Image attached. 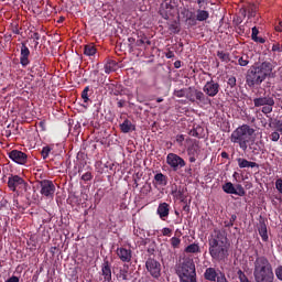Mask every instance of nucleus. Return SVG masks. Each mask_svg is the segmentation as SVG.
Instances as JSON below:
<instances>
[{
  "label": "nucleus",
  "mask_w": 282,
  "mask_h": 282,
  "mask_svg": "<svg viewBox=\"0 0 282 282\" xmlns=\"http://www.w3.org/2000/svg\"><path fill=\"white\" fill-rule=\"evenodd\" d=\"M253 278L256 282H274L272 263L265 256H259L253 262Z\"/></svg>",
  "instance_id": "obj_4"
},
{
  "label": "nucleus",
  "mask_w": 282,
  "mask_h": 282,
  "mask_svg": "<svg viewBox=\"0 0 282 282\" xmlns=\"http://www.w3.org/2000/svg\"><path fill=\"white\" fill-rule=\"evenodd\" d=\"M170 243H171L172 248L177 249V248H180V246L182 243V239H180V237H172L170 239Z\"/></svg>",
  "instance_id": "obj_34"
},
{
  "label": "nucleus",
  "mask_w": 282,
  "mask_h": 282,
  "mask_svg": "<svg viewBox=\"0 0 282 282\" xmlns=\"http://www.w3.org/2000/svg\"><path fill=\"white\" fill-rule=\"evenodd\" d=\"M250 61L248 59V56L246 57H240L238 59V65H240V67H247V65H249Z\"/></svg>",
  "instance_id": "obj_38"
},
{
  "label": "nucleus",
  "mask_w": 282,
  "mask_h": 282,
  "mask_svg": "<svg viewBox=\"0 0 282 282\" xmlns=\"http://www.w3.org/2000/svg\"><path fill=\"white\" fill-rule=\"evenodd\" d=\"M208 19H210V13L208 11L202 9L196 11V21L204 22L208 21Z\"/></svg>",
  "instance_id": "obj_27"
},
{
  "label": "nucleus",
  "mask_w": 282,
  "mask_h": 282,
  "mask_svg": "<svg viewBox=\"0 0 282 282\" xmlns=\"http://www.w3.org/2000/svg\"><path fill=\"white\" fill-rule=\"evenodd\" d=\"M185 252H186L187 254H197V252H200V250H199V245H197V243H192V245L187 246V247L185 248Z\"/></svg>",
  "instance_id": "obj_30"
},
{
  "label": "nucleus",
  "mask_w": 282,
  "mask_h": 282,
  "mask_svg": "<svg viewBox=\"0 0 282 282\" xmlns=\"http://www.w3.org/2000/svg\"><path fill=\"white\" fill-rule=\"evenodd\" d=\"M219 83L210 79L209 82H206V84L203 87V91L205 94V96H207V98H215V96H217V94H219Z\"/></svg>",
  "instance_id": "obj_14"
},
{
  "label": "nucleus",
  "mask_w": 282,
  "mask_h": 282,
  "mask_svg": "<svg viewBox=\"0 0 282 282\" xmlns=\"http://www.w3.org/2000/svg\"><path fill=\"white\" fill-rule=\"evenodd\" d=\"M251 39L254 41V43H260V44L265 43L264 37H259V29L257 26H253L251 29Z\"/></svg>",
  "instance_id": "obj_28"
},
{
  "label": "nucleus",
  "mask_w": 282,
  "mask_h": 282,
  "mask_svg": "<svg viewBox=\"0 0 282 282\" xmlns=\"http://www.w3.org/2000/svg\"><path fill=\"white\" fill-rule=\"evenodd\" d=\"M20 64L22 67H28V65H30V48L28 47V42H21Z\"/></svg>",
  "instance_id": "obj_15"
},
{
  "label": "nucleus",
  "mask_w": 282,
  "mask_h": 282,
  "mask_svg": "<svg viewBox=\"0 0 282 282\" xmlns=\"http://www.w3.org/2000/svg\"><path fill=\"white\" fill-rule=\"evenodd\" d=\"M259 10V7L254 3H249L247 6H243L240 9V12L242 14V17H246L248 14V19H252L254 17H257V12Z\"/></svg>",
  "instance_id": "obj_19"
},
{
  "label": "nucleus",
  "mask_w": 282,
  "mask_h": 282,
  "mask_svg": "<svg viewBox=\"0 0 282 282\" xmlns=\"http://www.w3.org/2000/svg\"><path fill=\"white\" fill-rule=\"evenodd\" d=\"M272 63L269 61L252 66L246 76V83L248 87H256L261 85V83H263V80H265L268 76L272 74Z\"/></svg>",
  "instance_id": "obj_3"
},
{
  "label": "nucleus",
  "mask_w": 282,
  "mask_h": 282,
  "mask_svg": "<svg viewBox=\"0 0 282 282\" xmlns=\"http://www.w3.org/2000/svg\"><path fill=\"white\" fill-rule=\"evenodd\" d=\"M40 187L41 195L44 197H54V193H56V185H54V182L50 180H42L40 181Z\"/></svg>",
  "instance_id": "obj_13"
},
{
  "label": "nucleus",
  "mask_w": 282,
  "mask_h": 282,
  "mask_svg": "<svg viewBox=\"0 0 282 282\" xmlns=\"http://www.w3.org/2000/svg\"><path fill=\"white\" fill-rule=\"evenodd\" d=\"M82 180L84 182H91V180H94V175L91 174V172H86L82 175Z\"/></svg>",
  "instance_id": "obj_39"
},
{
  "label": "nucleus",
  "mask_w": 282,
  "mask_h": 282,
  "mask_svg": "<svg viewBox=\"0 0 282 282\" xmlns=\"http://www.w3.org/2000/svg\"><path fill=\"white\" fill-rule=\"evenodd\" d=\"M237 162H238L239 169H259V163L248 161L247 159H243V158H238Z\"/></svg>",
  "instance_id": "obj_21"
},
{
  "label": "nucleus",
  "mask_w": 282,
  "mask_h": 282,
  "mask_svg": "<svg viewBox=\"0 0 282 282\" xmlns=\"http://www.w3.org/2000/svg\"><path fill=\"white\" fill-rule=\"evenodd\" d=\"M217 56L223 63H230V53L217 51Z\"/></svg>",
  "instance_id": "obj_32"
},
{
  "label": "nucleus",
  "mask_w": 282,
  "mask_h": 282,
  "mask_svg": "<svg viewBox=\"0 0 282 282\" xmlns=\"http://www.w3.org/2000/svg\"><path fill=\"white\" fill-rule=\"evenodd\" d=\"M186 98L189 102H196V105H210V98L204 94V91L195 88L188 87Z\"/></svg>",
  "instance_id": "obj_5"
},
{
  "label": "nucleus",
  "mask_w": 282,
  "mask_h": 282,
  "mask_svg": "<svg viewBox=\"0 0 282 282\" xmlns=\"http://www.w3.org/2000/svg\"><path fill=\"white\" fill-rule=\"evenodd\" d=\"M163 237H171V235H173V229L169 228V227H164L161 230Z\"/></svg>",
  "instance_id": "obj_41"
},
{
  "label": "nucleus",
  "mask_w": 282,
  "mask_h": 282,
  "mask_svg": "<svg viewBox=\"0 0 282 282\" xmlns=\"http://www.w3.org/2000/svg\"><path fill=\"white\" fill-rule=\"evenodd\" d=\"M13 34H21V31L19 30V26H14L12 29Z\"/></svg>",
  "instance_id": "obj_62"
},
{
  "label": "nucleus",
  "mask_w": 282,
  "mask_h": 282,
  "mask_svg": "<svg viewBox=\"0 0 282 282\" xmlns=\"http://www.w3.org/2000/svg\"><path fill=\"white\" fill-rule=\"evenodd\" d=\"M120 130L122 133H130V131H135V127L131 122V120L126 119L121 124H120Z\"/></svg>",
  "instance_id": "obj_24"
},
{
  "label": "nucleus",
  "mask_w": 282,
  "mask_h": 282,
  "mask_svg": "<svg viewBox=\"0 0 282 282\" xmlns=\"http://www.w3.org/2000/svg\"><path fill=\"white\" fill-rule=\"evenodd\" d=\"M272 52H282V45L279 43L273 44Z\"/></svg>",
  "instance_id": "obj_48"
},
{
  "label": "nucleus",
  "mask_w": 282,
  "mask_h": 282,
  "mask_svg": "<svg viewBox=\"0 0 282 282\" xmlns=\"http://www.w3.org/2000/svg\"><path fill=\"white\" fill-rule=\"evenodd\" d=\"M224 226H225V228H232L235 225H232V224L230 223V220H229V221L226 220V221H224Z\"/></svg>",
  "instance_id": "obj_55"
},
{
  "label": "nucleus",
  "mask_w": 282,
  "mask_h": 282,
  "mask_svg": "<svg viewBox=\"0 0 282 282\" xmlns=\"http://www.w3.org/2000/svg\"><path fill=\"white\" fill-rule=\"evenodd\" d=\"M82 98L84 102H89V86H86L82 91Z\"/></svg>",
  "instance_id": "obj_36"
},
{
  "label": "nucleus",
  "mask_w": 282,
  "mask_h": 282,
  "mask_svg": "<svg viewBox=\"0 0 282 282\" xmlns=\"http://www.w3.org/2000/svg\"><path fill=\"white\" fill-rule=\"evenodd\" d=\"M156 213L162 221H166V217H169V213H171V205L167 203H161L156 209Z\"/></svg>",
  "instance_id": "obj_20"
},
{
  "label": "nucleus",
  "mask_w": 282,
  "mask_h": 282,
  "mask_svg": "<svg viewBox=\"0 0 282 282\" xmlns=\"http://www.w3.org/2000/svg\"><path fill=\"white\" fill-rule=\"evenodd\" d=\"M116 252L122 263H131V259H133V251L131 249L119 247Z\"/></svg>",
  "instance_id": "obj_17"
},
{
  "label": "nucleus",
  "mask_w": 282,
  "mask_h": 282,
  "mask_svg": "<svg viewBox=\"0 0 282 282\" xmlns=\"http://www.w3.org/2000/svg\"><path fill=\"white\" fill-rule=\"evenodd\" d=\"M281 138V134H279V131H274L270 134V139L272 142H279Z\"/></svg>",
  "instance_id": "obj_40"
},
{
  "label": "nucleus",
  "mask_w": 282,
  "mask_h": 282,
  "mask_svg": "<svg viewBox=\"0 0 282 282\" xmlns=\"http://www.w3.org/2000/svg\"><path fill=\"white\" fill-rule=\"evenodd\" d=\"M235 221H237V215H231L229 223H231L232 225H235Z\"/></svg>",
  "instance_id": "obj_58"
},
{
  "label": "nucleus",
  "mask_w": 282,
  "mask_h": 282,
  "mask_svg": "<svg viewBox=\"0 0 282 282\" xmlns=\"http://www.w3.org/2000/svg\"><path fill=\"white\" fill-rule=\"evenodd\" d=\"M187 21L191 25H197V20H195V18H188Z\"/></svg>",
  "instance_id": "obj_54"
},
{
  "label": "nucleus",
  "mask_w": 282,
  "mask_h": 282,
  "mask_svg": "<svg viewBox=\"0 0 282 282\" xmlns=\"http://www.w3.org/2000/svg\"><path fill=\"white\" fill-rule=\"evenodd\" d=\"M147 252L150 253L149 257H153V253L155 252V249H153V248H148Z\"/></svg>",
  "instance_id": "obj_63"
},
{
  "label": "nucleus",
  "mask_w": 282,
  "mask_h": 282,
  "mask_svg": "<svg viewBox=\"0 0 282 282\" xmlns=\"http://www.w3.org/2000/svg\"><path fill=\"white\" fill-rule=\"evenodd\" d=\"M275 188H276V191H278L279 193H281V195H282V178H278V180L275 181Z\"/></svg>",
  "instance_id": "obj_45"
},
{
  "label": "nucleus",
  "mask_w": 282,
  "mask_h": 282,
  "mask_svg": "<svg viewBox=\"0 0 282 282\" xmlns=\"http://www.w3.org/2000/svg\"><path fill=\"white\" fill-rule=\"evenodd\" d=\"M187 91H188V88L175 89L173 95L176 98H186Z\"/></svg>",
  "instance_id": "obj_33"
},
{
  "label": "nucleus",
  "mask_w": 282,
  "mask_h": 282,
  "mask_svg": "<svg viewBox=\"0 0 282 282\" xmlns=\"http://www.w3.org/2000/svg\"><path fill=\"white\" fill-rule=\"evenodd\" d=\"M50 153H52V148H50V145L44 147L41 151L43 160H47V158H50Z\"/></svg>",
  "instance_id": "obj_35"
},
{
  "label": "nucleus",
  "mask_w": 282,
  "mask_h": 282,
  "mask_svg": "<svg viewBox=\"0 0 282 282\" xmlns=\"http://www.w3.org/2000/svg\"><path fill=\"white\" fill-rule=\"evenodd\" d=\"M258 232L262 239V241L268 242V226L265 225V221H261L258 227Z\"/></svg>",
  "instance_id": "obj_23"
},
{
  "label": "nucleus",
  "mask_w": 282,
  "mask_h": 282,
  "mask_svg": "<svg viewBox=\"0 0 282 282\" xmlns=\"http://www.w3.org/2000/svg\"><path fill=\"white\" fill-rule=\"evenodd\" d=\"M221 188L227 195H238L239 197H245L246 195V189L241 184H237L235 187L232 182H227L221 186Z\"/></svg>",
  "instance_id": "obj_11"
},
{
  "label": "nucleus",
  "mask_w": 282,
  "mask_h": 282,
  "mask_svg": "<svg viewBox=\"0 0 282 282\" xmlns=\"http://www.w3.org/2000/svg\"><path fill=\"white\" fill-rule=\"evenodd\" d=\"M101 276L104 278V282H112L111 262L107 259H105L101 264Z\"/></svg>",
  "instance_id": "obj_18"
},
{
  "label": "nucleus",
  "mask_w": 282,
  "mask_h": 282,
  "mask_svg": "<svg viewBox=\"0 0 282 282\" xmlns=\"http://www.w3.org/2000/svg\"><path fill=\"white\" fill-rule=\"evenodd\" d=\"M275 31L276 32H282V21H280L279 24L275 25Z\"/></svg>",
  "instance_id": "obj_57"
},
{
  "label": "nucleus",
  "mask_w": 282,
  "mask_h": 282,
  "mask_svg": "<svg viewBox=\"0 0 282 282\" xmlns=\"http://www.w3.org/2000/svg\"><path fill=\"white\" fill-rule=\"evenodd\" d=\"M166 164H169L172 171H180V169L186 166V161L178 154L171 152L166 155Z\"/></svg>",
  "instance_id": "obj_10"
},
{
  "label": "nucleus",
  "mask_w": 282,
  "mask_h": 282,
  "mask_svg": "<svg viewBox=\"0 0 282 282\" xmlns=\"http://www.w3.org/2000/svg\"><path fill=\"white\" fill-rule=\"evenodd\" d=\"M196 156H197V155H189V162H191V163L197 162Z\"/></svg>",
  "instance_id": "obj_64"
},
{
  "label": "nucleus",
  "mask_w": 282,
  "mask_h": 282,
  "mask_svg": "<svg viewBox=\"0 0 282 282\" xmlns=\"http://www.w3.org/2000/svg\"><path fill=\"white\" fill-rule=\"evenodd\" d=\"M183 210H184L185 213H191V205L185 204L184 207H183Z\"/></svg>",
  "instance_id": "obj_60"
},
{
  "label": "nucleus",
  "mask_w": 282,
  "mask_h": 282,
  "mask_svg": "<svg viewBox=\"0 0 282 282\" xmlns=\"http://www.w3.org/2000/svg\"><path fill=\"white\" fill-rule=\"evenodd\" d=\"M154 184L158 186H166L169 184V176L164 175L162 172L154 175Z\"/></svg>",
  "instance_id": "obj_22"
},
{
  "label": "nucleus",
  "mask_w": 282,
  "mask_h": 282,
  "mask_svg": "<svg viewBox=\"0 0 282 282\" xmlns=\"http://www.w3.org/2000/svg\"><path fill=\"white\" fill-rule=\"evenodd\" d=\"M176 197H178V199H181V202L186 203V196H184V191L178 189L176 192Z\"/></svg>",
  "instance_id": "obj_43"
},
{
  "label": "nucleus",
  "mask_w": 282,
  "mask_h": 282,
  "mask_svg": "<svg viewBox=\"0 0 282 282\" xmlns=\"http://www.w3.org/2000/svg\"><path fill=\"white\" fill-rule=\"evenodd\" d=\"M116 67H118V63L113 59H108L104 66L105 74H111L116 72Z\"/></svg>",
  "instance_id": "obj_26"
},
{
  "label": "nucleus",
  "mask_w": 282,
  "mask_h": 282,
  "mask_svg": "<svg viewBox=\"0 0 282 282\" xmlns=\"http://www.w3.org/2000/svg\"><path fill=\"white\" fill-rule=\"evenodd\" d=\"M169 30L172 31L173 34H180V26H177V24H171Z\"/></svg>",
  "instance_id": "obj_46"
},
{
  "label": "nucleus",
  "mask_w": 282,
  "mask_h": 282,
  "mask_svg": "<svg viewBox=\"0 0 282 282\" xmlns=\"http://www.w3.org/2000/svg\"><path fill=\"white\" fill-rule=\"evenodd\" d=\"M8 155L12 160V162H15V164H28V154L22 151L12 150L8 153Z\"/></svg>",
  "instance_id": "obj_16"
},
{
  "label": "nucleus",
  "mask_w": 282,
  "mask_h": 282,
  "mask_svg": "<svg viewBox=\"0 0 282 282\" xmlns=\"http://www.w3.org/2000/svg\"><path fill=\"white\" fill-rule=\"evenodd\" d=\"M117 107H119V109H122V107H124V100H119L117 102Z\"/></svg>",
  "instance_id": "obj_61"
},
{
  "label": "nucleus",
  "mask_w": 282,
  "mask_h": 282,
  "mask_svg": "<svg viewBox=\"0 0 282 282\" xmlns=\"http://www.w3.org/2000/svg\"><path fill=\"white\" fill-rule=\"evenodd\" d=\"M187 153L188 155H199L200 153V148L198 143H194L192 144L188 149H187Z\"/></svg>",
  "instance_id": "obj_31"
},
{
  "label": "nucleus",
  "mask_w": 282,
  "mask_h": 282,
  "mask_svg": "<svg viewBox=\"0 0 282 282\" xmlns=\"http://www.w3.org/2000/svg\"><path fill=\"white\" fill-rule=\"evenodd\" d=\"M209 254L215 261H226L228 259V250H230V242H228V234L224 229H214L209 240Z\"/></svg>",
  "instance_id": "obj_2"
},
{
  "label": "nucleus",
  "mask_w": 282,
  "mask_h": 282,
  "mask_svg": "<svg viewBox=\"0 0 282 282\" xmlns=\"http://www.w3.org/2000/svg\"><path fill=\"white\" fill-rule=\"evenodd\" d=\"M227 85L232 89L237 87V77L230 76L227 80Z\"/></svg>",
  "instance_id": "obj_37"
},
{
  "label": "nucleus",
  "mask_w": 282,
  "mask_h": 282,
  "mask_svg": "<svg viewBox=\"0 0 282 282\" xmlns=\"http://www.w3.org/2000/svg\"><path fill=\"white\" fill-rule=\"evenodd\" d=\"M174 67L175 69H180V67H182V61L174 62Z\"/></svg>",
  "instance_id": "obj_56"
},
{
  "label": "nucleus",
  "mask_w": 282,
  "mask_h": 282,
  "mask_svg": "<svg viewBox=\"0 0 282 282\" xmlns=\"http://www.w3.org/2000/svg\"><path fill=\"white\" fill-rule=\"evenodd\" d=\"M189 134L193 137V138H199V132H197L196 129H192Z\"/></svg>",
  "instance_id": "obj_51"
},
{
  "label": "nucleus",
  "mask_w": 282,
  "mask_h": 282,
  "mask_svg": "<svg viewBox=\"0 0 282 282\" xmlns=\"http://www.w3.org/2000/svg\"><path fill=\"white\" fill-rule=\"evenodd\" d=\"M31 39H34L35 41H41V34H39V32H35V33H33Z\"/></svg>",
  "instance_id": "obj_53"
},
{
  "label": "nucleus",
  "mask_w": 282,
  "mask_h": 282,
  "mask_svg": "<svg viewBox=\"0 0 282 282\" xmlns=\"http://www.w3.org/2000/svg\"><path fill=\"white\" fill-rule=\"evenodd\" d=\"M275 276H276L278 281H282V265L276 267Z\"/></svg>",
  "instance_id": "obj_42"
},
{
  "label": "nucleus",
  "mask_w": 282,
  "mask_h": 282,
  "mask_svg": "<svg viewBox=\"0 0 282 282\" xmlns=\"http://www.w3.org/2000/svg\"><path fill=\"white\" fill-rule=\"evenodd\" d=\"M176 142H177L178 144H182V143L184 142V134H178V135H176Z\"/></svg>",
  "instance_id": "obj_50"
},
{
  "label": "nucleus",
  "mask_w": 282,
  "mask_h": 282,
  "mask_svg": "<svg viewBox=\"0 0 282 282\" xmlns=\"http://www.w3.org/2000/svg\"><path fill=\"white\" fill-rule=\"evenodd\" d=\"M274 127H275V131H278V133H282V121L281 120H275Z\"/></svg>",
  "instance_id": "obj_44"
},
{
  "label": "nucleus",
  "mask_w": 282,
  "mask_h": 282,
  "mask_svg": "<svg viewBox=\"0 0 282 282\" xmlns=\"http://www.w3.org/2000/svg\"><path fill=\"white\" fill-rule=\"evenodd\" d=\"M254 129L249 124H242L231 132L230 142L238 144L241 151H248V147L254 151H263V141L254 143ZM256 144V147H252Z\"/></svg>",
  "instance_id": "obj_1"
},
{
  "label": "nucleus",
  "mask_w": 282,
  "mask_h": 282,
  "mask_svg": "<svg viewBox=\"0 0 282 282\" xmlns=\"http://www.w3.org/2000/svg\"><path fill=\"white\" fill-rule=\"evenodd\" d=\"M165 57L166 58H175V53L171 50H169L166 53H165Z\"/></svg>",
  "instance_id": "obj_49"
},
{
  "label": "nucleus",
  "mask_w": 282,
  "mask_h": 282,
  "mask_svg": "<svg viewBox=\"0 0 282 282\" xmlns=\"http://www.w3.org/2000/svg\"><path fill=\"white\" fill-rule=\"evenodd\" d=\"M145 268L153 279L162 276V264L154 257H149L145 261Z\"/></svg>",
  "instance_id": "obj_8"
},
{
  "label": "nucleus",
  "mask_w": 282,
  "mask_h": 282,
  "mask_svg": "<svg viewBox=\"0 0 282 282\" xmlns=\"http://www.w3.org/2000/svg\"><path fill=\"white\" fill-rule=\"evenodd\" d=\"M96 52H98V48H96V44L94 43H89L84 46L85 56H96Z\"/></svg>",
  "instance_id": "obj_25"
},
{
  "label": "nucleus",
  "mask_w": 282,
  "mask_h": 282,
  "mask_svg": "<svg viewBox=\"0 0 282 282\" xmlns=\"http://www.w3.org/2000/svg\"><path fill=\"white\" fill-rule=\"evenodd\" d=\"M177 12V1L176 0H163L159 8V14L165 21H169L171 17H175Z\"/></svg>",
  "instance_id": "obj_6"
},
{
  "label": "nucleus",
  "mask_w": 282,
  "mask_h": 282,
  "mask_svg": "<svg viewBox=\"0 0 282 282\" xmlns=\"http://www.w3.org/2000/svg\"><path fill=\"white\" fill-rule=\"evenodd\" d=\"M220 156H221L224 160H228V158H230V155L228 154V152H221V153H220Z\"/></svg>",
  "instance_id": "obj_59"
},
{
  "label": "nucleus",
  "mask_w": 282,
  "mask_h": 282,
  "mask_svg": "<svg viewBox=\"0 0 282 282\" xmlns=\"http://www.w3.org/2000/svg\"><path fill=\"white\" fill-rule=\"evenodd\" d=\"M203 276H204L205 281H209V282H219L220 279L228 281V279H226V273L221 272V270H219L215 267L207 268L205 270Z\"/></svg>",
  "instance_id": "obj_9"
},
{
  "label": "nucleus",
  "mask_w": 282,
  "mask_h": 282,
  "mask_svg": "<svg viewBox=\"0 0 282 282\" xmlns=\"http://www.w3.org/2000/svg\"><path fill=\"white\" fill-rule=\"evenodd\" d=\"M116 278L118 279V281H129V271L127 269L120 268Z\"/></svg>",
  "instance_id": "obj_29"
},
{
  "label": "nucleus",
  "mask_w": 282,
  "mask_h": 282,
  "mask_svg": "<svg viewBox=\"0 0 282 282\" xmlns=\"http://www.w3.org/2000/svg\"><path fill=\"white\" fill-rule=\"evenodd\" d=\"M254 107H262V113L268 116V113H272L274 109V95H267L264 97H258L253 99Z\"/></svg>",
  "instance_id": "obj_7"
},
{
  "label": "nucleus",
  "mask_w": 282,
  "mask_h": 282,
  "mask_svg": "<svg viewBox=\"0 0 282 282\" xmlns=\"http://www.w3.org/2000/svg\"><path fill=\"white\" fill-rule=\"evenodd\" d=\"M147 41V36H142L141 39L137 40V47H142Z\"/></svg>",
  "instance_id": "obj_47"
},
{
  "label": "nucleus",
  "mask_w": 282,
  "mask_h": 282,
  "mask_svg": "<svg viewBox=\"0 0 282 282\" xmlns=\"http://www.w3.org/2000/svg\"><path fill=\"white\" fill-rule=\"evenodd\" d=\"M6 282H19V276L12 275V276L9 278L8 280H6Z\"/></svg>",
  "instance_id": "obj_52"
},
{
  "label": "nucleus",
  "mask_w": 282,
  "mask_h": 282,
  "mask_svg": "<svg viewBox=\"0 0 282 282\" xmlns=\"http://www.w3.org/2000/svg\"><path fill=\"white\" fill-rule=\"evenodd\" d=\"M8 186L9 189L12 191V193H17L18 188H26L28 183L25 182V180H23V177L19 175H11L8 178Z\"/></svg>",
  "instance_id": "obj_12"
}]
</instances>
